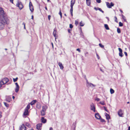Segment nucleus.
<instances>
[{
  "mask_svg": "<svg viewBox=\"0 0 130 130\" xmlns=\"http://www.w3.org/2000/svg\"><path fill=\"white\" fill-rule=\"evenodd\" d=\"M5 13L4 12V14L1 15L0 17V22L5 24H8L9 23V20L8 18L5 15Z\"/></svg>",
  "mask_w": 130,
  "mask_h": 130,
  "instance_id": "obj_1",
  "label": "nucleus"
},
{
  "mask_svg": "<svg viewBox=\"0 0 130 130\" xmlns=\"http://www.w3.org/2000/svg\"><path fill=\"white\" fill-rule=\"evenodd\" d=\"M75 2V0H71V9L70 10V12L72 16H73V7Z\"/></svg>",
  "mask_w": 130,
  "mask_h": 130,
  "instance_id": "obj_2",
  "label": "nucleus"
},
{
  "mask_svg": "<svg viewBox=\"0 0 130 130\" xmlns=\"http://www.w3.org/2000/svg\"><path fill=\"white\" fill-rule=\"evenodd\" d=\"M9 79L5 77L0 82V84L2 85H4L7 83Z\"/></svg>",
  "mask_w": 130,
  "mask_h": 130,
  "instance_id": "obj_3",
  "label": "nucleus"
},
{
  "mask_svg": "<svg viewBox=\"0 0 130 130\" xmlns=\"http://www.w3.org/2000/svg\"><path fill=\"white\" fill-rule=\"evenodd\" d=\"M29 7L30 10L32 12H33L34 10V7L30 1L29 3Z\"/></svg>",
  "mask_w": 130,
  "mask_h": 130,
  "instance_id": "obj_4",
  "label": "nucleus"
},
{
  "mask_svg": "<svg viewBox=\"0 0 130 130\" xmlns=\"http://www.w3.org/2000/svg\"><path fill=\"white\" fill-rule=\"evenodd\" d=\"M17 6L19 7L20 10H21L24 7L23 5L21 2H18L17 4Z\"/></svg>",
  "mask_w": 130,
  "mask_h": 130,
  "instance_id": "obj_5",
  "label": "nucleus"
},
{
  "mask_svg": "<svg viewBox=\"0 0 130 130\" xmlns=\"http://www.w3.org/2000/svg\"><path fill=\"white\" fill-rule=\"evenodd\" d=\"M91 110L93 111L94 112H95V107L94 105L92 104L90 105Z\"/></svg>",
  "mask_w": 130,
  "mask_h": 130,
  "instance_id": "obj_6",
  "label": "nucleus"
},
{
  "mask_svg": "<svg viewBox=\"0 0 130 130\" xmlns=\"http://www.w3.org/2000/svg\"><path fill=\"white\" fill-rule=\"evenodd\" d=\"M15 84L16 86V87L15 88V91L16 92H18L19 90V86L17 83H15Z\"/></svg>",
  "mask_w": 130,
  "mask_h": 130,
  "instance_id": "obj_7",
  "label": "nucleus"
},
{
  "mask_svg": "<svg viewBox=\"0 0 130 130\" xmlns=\"http://www.w3.org/2000/svg\"><path fill=\"white\" fill-rule=\"evenodd\" d=\"M27 129L26 127L24 124H23L20 128V130H26Z\"/></svg>",
  "mask_w": 130,
  "mask_h": 130,
  "instance_id": "obj_8",
  "label": "nucleus"
},
{
  "mask_svg": "<svg viewBox=\"0 0 130 130\" xmlns=\"http://www.w3.org/2000/svg\"><path fill=\"white\" fill-rule=\"evenodd\" d=\"M42 123L37 124L36 126L37 129L38 130H41V129L40 128L42 127Z\"/></svg>",
  "mask_w": 130,
  "mask_h": 130,
  "instance_id": "obj_9",
  "label": "nucleus"
},
{
  "mask_svg": "<svg viewBox=\"0 0 130 130\" xmlns=\"http://www.w3.org/2000/svg\"><path fill=\"white\" fill-rule=\"evenodd\" d=\"M86 86L87 87L89 88L90 87H92V86L93 87H95V85L92 83H89L87 84H86Z\"/></svg>",
  "mask_w": 130,
  "mask_h": 130,
  "instance_id": "obj_10",
  "label": "nucleus"
},
{
  "mask_svg": "<svg viewBox=\"0 0 130 130\" xmlns=\"http://www.w3.org/2000/svg\"><path fill=\"white\" fill-rule=\"evenodd\" d=\"M5 25V24L0 22V30H2L4 29Z\"/></svg>",
  "mask_w": 130,
  "mask_h": 130,
  "instance_id": "obj_11",
  "label": "nucleus"
},
{
  "mask_svg": "<svg viewBox=\"0 0 130 130\" xmlns=\"http://www.w3.org/2000/svg\"><path fill=\"white\" fill-rule=\"evenodd\" d=\"M118 114L120 117H122L123 113H122V111L121 109H120L118 111Z\"/></svg>",
  "mask_w": 130,
  "mask_h": 130,
  "instance_id": "obj_12",
  "label": "nucleus"
},
{
  "mask_svg": "<svg viewBox=\"0 0 130 130\" xmlns=\"http://www.w3.org/2000/svg\"><path fill=\"white\" fill-rule=\"evenodd\" d=\"M95 118L98 119H100L101 118V116L100 115L99 113H95Z\"/></svg>",
  "mask_w": 130,
  "mask_h": 130,
  "instance_id": "obj_13",
  "label": "nucleus"
},
{
  "mask_svg": "<svg viewBox=\"0 0 130 130\" xmlns=\"http://www.w3.org/2000/svg\"><path fill=\"white\" fill-rule=\"evenodd\" d=\"M28 111L26 110H24V111L23 114V116L28 115Z\"/></svg>",
  "mask_w": 130,
  "mask_h": 130,
  "instance_id": "obj_14",
  "label": "nucleus"
},
{
  "mask_svg": "<svg viewBox=\"0 0 130 130\" xmlns=\"http://www.w3.org/2000/svg\"><path fill=\"white\" fill-rule=\"evenodd\" d=\"M11 98L9 96H6V101L8 102H9L11 100Z\"/></svg>",
  "mask_w": 130,
  "mask_h": 130,
  "instance_id": "obj_15",
  "label": "nucleus"
},
{
  "mask_svg": "<svg viewBox=\"0 0 130 130\" xmlns=\"http://www.w3.org/2000/svg\"><path fill=\"white\" fill-rule=\"evenodd\" d=\"M41 121L42 123H45L46 122L47 120L46 119L44 118V117H42L41 119Z\"/></svg>",
  "mask_w": 130,
  "mask_h": 130,
  "instance_id": "obj_16",
  "label": "nucleus"
},
{
  "mask_svg": "<svg viewBox=\"0 0 130 130\" xmlns=\"http://www.w3.org/2000/svg\"><path fill=\"white\" fill-rule=\"evenodd\" d=\"M4 10L3 8L0 7V17L1 15H3L4 14Z\"/></svg>",
  "mask_w": 130,
  "mask_h": 130,
  "instance_id": "obj_17",
  "label": "nucleus"
},
{
  "mask_svg": "<svg viewBox=\"0 0 130 130\" xmlns=\"http://www.w3.org/2000/svg\"><path fill=\"white\" fill-rule=\"evenodd\" d=\"M94 9L96 10H99L100 11L102 12V13H103L104 12V11H103L101 8H99V7H94Z\"/></svg>",
  "mask_w": 130,
  "mask_h": 130,
  "instance_id": "obj_18",
  "label": "nucleus"
},
{
  "mask_svg": "<svg viewBox=\"0 0 130 130\" xmlns=\"http://www.w3.org/2000/svg\"><path fill=\"white\" fill-rule=\"evenodd\" d=\"M105 116L106 117V119L108 120H109L110 118L109 115L106 113H105Z\"/></svg>",
  "mask_w": 130,
  "mask_h": 130,
  "instance_id": "obj_19",
  "label": "nucleus"
},
{
  "mask_svg": "<svg viewBox=\"0 0 130 130\" xmlns=\"http://www.w3.org/2000/svg\"><path fill=\"white\" fill-rule=\"evenodd\" d=\"M58 65L60 67V68L61 69H63V67L62 65V63L61 62L58 63Z\"/></svg>",
  "mask_w": 130,
  "mask_h": 130,
  "instance_id": "obj_20",
  "label": "nucleus"
},
{
  "mask_svg": "<svg viewBox=\"0 0 130 130\" xmlns=\"http://www.w3.org/2000/svg\"><path fill=\"white\" fill-rule=\"evenodd\" d=\"M37 102V101L36 100H34L30 103V104L32 105L34 104Z\"/></svg>",
  "mask_w": 130,
  "mask_h": 130,
  "instance_id": "obj_21",
  "label": "nucleus"
},
{
  "mask_svg": "<svg viewBox=\"0 0 130 130\" xmlns=\"http://www.w3.org/2000/svg\"><path fill=\"white\" fill-rule=\"evenodd\" d=\"M86 2L87 5L89 6L90 5L91 3L90 0H86Z\"/></svg>",
  "mask_w": 130,
  "mask_h": 130,
  "instance_id": "obj_22",
  "label": "nucleus"
},
{
  "mask_svg": "<svg viewBox=\"0 0 130 130\" xmlns=\"http://www.w3.org/2000/svg\"><path fill=\"white\" fill-rule=\"evenodd\" d=\"M53 35L55 37V40L56 41V39L58 37V35L56 34V33H53Z\"/></svg>",
  "mask_w": 130,
  "mask_h": 130,
  "instance_id": "obj_23",
  "label": "nucleus"
},
{
  "mask_svg": "<svg viewBox=\"0 0 130 130\" xmlns=\"http://www.w3.org/2000/svg\"><path fill=\"white\" fill-rule=\"evenodd\" d=\"M47 107L46 105H45L44 106H42V110H43L44 111L46 110V109L47 108Z\"/></svg>",
  "mask_w": 130,
  "mask_h": 130,
  "instance_id": "obj_24",
  "label": "nucleus"
},
{
  "mask_svg": "<svg viewBox=\"0 0 130 130\" xmlns=\"http://www.w3.org/2000/svg\"><path fill=\"white\" fill-rule=\"evenodd\" d=\"M41 115L42 116H44L45 114V111L42 110L41 111Z\"/></svg>",
  "mask_w": 130,
  "mask_h": 130,
  "instance_id": "obj_25",
  "label": "nucleus"
},
{
  "mask_svg": "<svg viewBox=\"0 0 130 130\" xmlns=\"http://www.w3.org/2000/svg\"><path fill=\"white\" fill-rule=\"evenodd\" d=\"M25 124L26 126H27L29 127H31V125H30V124L29 123H28V122H25Z\"/></svg>",
  "mask_w": 130,
  "mask_h": 130,
  "instance_id": "obj_26",
  "label": "nucleus"
},
{
  "mask_svg": "<svg viewBox=\"0 0 130 130\" xmlns=\"http://www.w3.org/2000/svg\"><path fill=\"white\" fill-rule=\"evenodd\" d=\"M30 108V105L29 104H28L26 107L25 108V110H28V109Z\"/></svg>",
  "mask_w": 130,
  "mask_h": 130,
  "instance_id": "obj_27",
  "label": "nucleus"
},
{
  "mask_svg": "<svg viewBox=\"0 0 130 130\" xmlns=\"http://www.w3.org/2000/svg\"><path fill=\"white\" fill-rule=\"evenodd\" d=\"M110 91L111 94H113L115 92L114 90L112 88L110 89Z\"/></svg>",
  "mask_w": 130,
  "mask_h": 130,
  "instance_id": "obj_28",
  "label": "nucleus"
},
{
  "mask_svg": "<svg viewBox=\"0 0 130 130\" xmlns=\"http://www.w3.org/2000/svg\"><path fill=\"white\" fill-rule=\"evenodd\" d=\"M104 26L106 28V29L107 30H109V28L108 27V25L107 24H105L104 25Z\"/></svg>",
  "mask_w": 130,
  "mask_h": 130,
  "instance_id": "obj_29",
  "label": "nucleus"
},
{
  "mask_svg": "<svg viewBox=\"0 0 130 130\" xmlns=\"http://www.w3.org/2000/svg\"><path fill=\"white\" fill-rule=\"evenodd\" d=\"M122 18L123 19L124 21V22H126V18L125 16L123 15V14L122 15Z\"/></svg>",
  "mask_w": 130,
  "mask_h": 130,
  "instance_id": "obj_30",
  "label": "nucleus"
},
{
  "mask_svg": "<svg viewBox=\"0 0 130 130\" xmlns=\"http://www.w3.org/2000/svg\"><path fill=\"white\" fill-rule=\"evenodd\" d=\"M106 5L108 8H110L111 7H110V3L108 2H107L106 3Z\"/></svg>",
  "mask_w": 130,
  "mask_h": 130,
  "instance_id": "obj_31",
  "label": "nucleus"
},
{
  "mask_svg": "<svg viewBox=\"0 0 130 130\" xmlns=\"http://www.w3.org/2000/svg\"><path fill=\"white\" fill-rule=\"evenodd\" d=\"M119 55L121 57H123V54L122 52H119Z\"/></svg>",
  "mask_w": 130,
  "mask_h": 130,
  "instance_id": "obj_32",
  "label": "nucleus"
},
{
  "mask_svg": "<svg viewBox=\"0 0 130 130\" xmlns=\"http://www.w3.org/2000/svg\"><path fill=\"white\" fill-rule=\"evenodd\" d=\"M114 19L115 22H118V21H117V19L116 16H115L114 17Z\"/></svg>",
  "mask_w": 130,
  "mask_h": 130,
  "instance_id": "obj_33",
  "label": "nucleus"
},
{
  "mask_svg": "<svg viewBox=\"0 0 130 130\" xmlns=\"http://www.w3.org/2000/svg\"><path fill=\"white\" fill-rule=\"evenodd\" d=\"M5 105L6 107H8L9 106V105L6 102H4Z\"/></svg>",
  "mask_w": 130,
  "mask_h": 130,
  "instance_id": "obj_34",
  "label": "nucleus"
},
{
  "mask_svg": "<svg viewBox=\"0 0 130 130\" xmlns=\"http://www.w3.org/2000/svg\"><path fill=\"white\" fill-rule=\"evenodd\" d=\"M100 120L101 122H104L105 121V120L104 119H102L101 117L100 119Z\"/></svg>",
  "mask_w": 130,
  "mask_h": 130,
  "instance_id": "obj_35",
  "label": "nucleus"
},
{
  "mask_svg": "<svg viewBox=\"0 0 130 130\" xmlns=\"http://www.w3.org/2000/svg\"><path fill=\"white\" fill-rule=\"evenodd\" d=\"M99 45L102 48H103L104 47V46L101 43H99Z\"/></svg>",
  "mask_w": 130,
  "mask_h": 130,
  "instance_id": "obj_36",
  "label": "nucleus"
},
{
  "mask_svg": "<svg viewBox=\"0 0 130 130\" xmlns=\"http://www.w3.org/2000/svg\"><path fill=\"white\" fill-rule=\"evenodd\" d=\"M80 26H84V24L83 23L82 21H81L80 23Z\"/></svg>",
  "mask_w": 130,
  "mask_h": 130,
  "instance_id": "obj_37",
  "label": "nucleus"
},
{
  "mask_svg": "<svg viewBox=\"0 0 130 130\" xmlns=\"http://www.w3.org/2000/svg\"><path fill=\"white\" fill-rule=\"evenodd\" d=\"M100 103L103 105H105V103L103 101H100Z\"/></svg>",
  "mask_w": 130,
  "mask_h": 130,
  "instance_id": "obj_38",
  "label": "nucleus"
},
{
  "mask_svg": "<svg viewBox=\"0 0 130 130\" xmlns=\"http://www.w3.org/2000/svg\"><path fill=\"white\" fill-rule=\"evenodd\" d=\"M18 77H16V78H13V81L14 82H16L18 79Z\"/></svg>",
  "mask_w": 130,
  "mask_h": 130,
  "instance_id": "obj_39",
  "label": "nucleus"
},
{
  "mask_svg": "<svg viewBox=\"0 0 130 130\" xmlns=\"http://www.w3.org/2000/svg\"><path fill=\"white\" fill-rule=\"evenodd\" d=\"M59 14L60 15L61 18L62 17V14L61 12L60 9V11L59 13Z\"/></svg>",
  "mask_w": 130,
  "mask_h": 130,
  "instance_id": "obj_40",
  "label": "nucleus"
},
{
  "mask_svg": "<svg viewBox=\"0 0 130 130\" xmlns=\"http://www.w3.org/2000/svg\"><path fill=\"white\" fill-rule=\"evenodd\" d=\"M78 22L77 20H75V24L76 25H77L78 24Z\"/></svg>",
  "mask_w": 130,
  "mask_h": 130,
  "instance_id": "obj_41",
  "label": "nucleus"
},
{
  "mask_svg": "<svg viewBox=\"0 0 130 130\" xmlns=\"http://www.w3.org/2000/svg\"><path fill=\"white\" fill-rule=\"evenodd\" d=\"M119 26H123V23L121 22H119Z\"/></svg>",
  "mask_w": 130,
  "mask_h": 130,
  "instance_id": "obj_42",
  "label": "nucleus"
},
{
  "mask_svg": "<svg viewBox=\"0 0 130 130\" xmlns=\"http://www.w3.org/2000/svg\"><path fill=\"white\" fill-rule=\"evenodd\" d=\"M118 50L119 51V52H122V50L120 48H118Z\"/></svg>",
  "mask_w": 130,
  "mask_h": 130,
  "instance_id": "obj_43",
  "label": "nucleus"
},
{
  "mask_svg": "<svg viewBox=\"0 0 130 130\" xmlns=\"http://www.w3.org/2000/svg\"><path fill=\"white\" fill-rule=\"evenodd\" d=\"M104 110L106 111H107V112H108V110L107 109V108L106 107H105V106H104Z\"/></svg>",
  "mask_w": 130,
  "mask_h": 130,
  "instance_id": "obj_44",
  "label": "nucleus"
},
{
  "mask_svg": "<svg viewBox=\"0 0 130 130\" xmlns=\"http://www.w3.org/2000/svg\"><path fill=\"white\" fill-rule=\"evenodd\" d=\"M110 7H111V8L112 6H114V4L113 3H112V2H111L110 3Z\"/></svg>",
  "mask_w": 130,
  "mask_h": 130,
  "instance_id": "obj_45",
  "label": "nucleus"
},
{
  "mask_svg": "<svg viewBox=\"0 0 130 130\" xmlns=\"http://www.w3.org/2000/svg\"><path fill=\"white\" fill-rule=\"evenodd\" d=\"M75 123L74 124V123H73V125H74V130H75V127H76V126L75 125Z\"/></svg>",
  "mask_w": 130,
  "mask_h": 130,
  "instance_id": "obj_46",
  "label": "nucleus"
},
{
  "mask_svg": "<svg viewBox=\"0 0 130 130\" xmlns=\"http://www.w3.org/2000/svg\"><path fill=\"white\" fill-rule=\"evenodd\" d=\"M117 31L118 32H120L121 31L120 29L119 28H118L117 29Z\"/></svg>",
  "mask_w": 130,
  "mask_h": 130,
  "instance_id": "obj_47",
  "label": "nucleus"
},
{
  "mask_svg": "<svg viewBox=\"0 0 130 130\" xmlns=\"http://www.w3.org/2000/svg\"><path fill=\"white\" fill-rule=\"evenodd\" d=\"M70 27L71 28H72L73 27V26L71 24H70Z\"/></svg>",
  "mask_w": 130,
  "mask_h": 130,
  "instance_id": "obj_48",
  "label": "nucleus"
},
{
  "mask_svg": "<svg viewBox=\"0 0 130 130\" xmlns=\"http://www.w3.org/2000/svg\"><path fill=\"white\" fill-rule=\"evenodd\" d=\"M51 16L50 15H48V19L49 21H50L51 19Z\"/></svg>",
  "mask_w": 130,
  "mask_h": 130,
  "instance_id": "obj_49",
  "label": "nucleus"
},
{
  "mask_svg": "<svg viewBox=\"0 0 130 130\" xmlns=\"http://www.w3.org/2000/svg\"><path fill=\"white\" fill-rule=\"evenodd\" d=\"M96 2L98 3H100L101 2V0H96Z\"/></svg>",
  "mask_w": 130,
  "mask_h": 130,
  "instance_id": "obj_50",
  "label": "nucleus"
},
{
  "mask_svg": "<svg viewBox=\"0 0 130 130\" xmlns=\"http://www.w3.org/2000/svg\"><path fill=\"white\" fill-rule=\"evenodd\" d=\"M88 52H86L85 53V57H86L87 56V55H86V54H88Z\"/></svg>",
  "mask_w": 130,
  "mask_h": 130,
  "instance_id": "obj_51",
  "label": "nucleus"
},
{
  "mask_svg": "<svg viewBox=\"0 0 130 130\" xmlns=\"http://www.w3.org/2000/svg\"><path fill=\"white\" fill-rule=\"evenodd\" d=\"M76 51H78L79 52H81L79 48L77 49Z\"/></svg>",
  "mask_w": 130,
  "mask_h": 130,
  "instance_id": "obj_52",
  "label": "nucleus"
},
{
  "mask_svg": "<svg viewBox=\"0 0 130 130\" xmlns=\"http://www.w3.org/2000/svg\"><path fill=\"white\" fill-rule=\"evenodd\" d=\"M96 100L97 101H100V99L99 98H97L96 99Z\"/></svg>",
  "mask_w": 130,
  "mask_h": 130,
  "instance_id": "obj_53",
  "label": "nucleus"
},
{
  "mask_svg": "<svg viewBox=\"0 0 130 130\" xmlns=\"http://www.w3.org/2000/svg\"><path fill=\"white\" fill-rule=\"evenodd\" d=\"M96 55L97 56V58H98V59H99L100 58V57H99V55L97 54H96Z\"/></svg>",
  "mask_w": 130,
  "mask_h": 130,
  "instance_id": "obj_54",
  "label": "nucleus"
},
{
  "mask_svg": "<svg viewBox=\"0 0 130 130\" xmlns=\"http://www.w3.org/2000/svg\"><path fill=\"white\" fill-rule=\"evenodd\" d=\"M86 84H88L89 83L88 82V80L86 78Z\"/></svg>",
  "mask_w": 130,
  "mask_h": 130,
  "instance_id": "obj_55",
  "label": "nucleus"
},
{
  "mask_svg": "<svg viewBox=\"0 0 130 130\" xmlns=\"http://www.w3.org/2000/svg\"><path fill=\"white\" fill-rule=\"evenodd\" d=\"M124 54H125V55L126 56H127V53L126 52H124Z\"/></svg>",
  "mask_w": 130,
  "mask_h": 130,
  "instance_id": "obj_56",
  "label": "nucleus"
},
{
  "mask_svg": "<svg viewBox=\"0 0 130 130\" xmlns=\"http://www.w3.org/2000/svg\"><path fill=\"white\" fill-rule=\"evenodd\" d=\"M9 1L12 3H13V0H9Z\"/></svg>",
  "mask_w": 130,
  "mask_h": 130,
  "instance_id": "obj_57",
  "label": "nucleus"
},
{
  "mask_svg": "<svg viewBox=\"0 0 130 130\" xmlns=\"http://www.w3.org/2000/svg\"><path fill=\"white\" fill-rule=\"evenodd\" d=\"M31 19H32V20H34V16L33 15H32L31 16Z\"/></svg>",
  "mask_w": 130,
  "mask_h": 130,
  "instance_id": "obj_58",
  "label": "nucleus"
},
{
  "mask_svg": "<svg viewBox=\"0 0 130 130\" xmlns=\"http://www.w3.org/2000/svg\"><path fill=\"white\" fill-rule=\"evenodd\" d=\"M120 11L122 13H123V11L121 9H120Z\"/></svg>",
  "mask_w": 130,
  "mask_h": 130,
  "instance_id": "obj_59",
  "label": "nucleus"
},
{
  "mask_svg": "<svg viewBox=\"0 0 130 130\" xmlns=\"http://www.w3.org/2000/svg\"><path fill=\"white\" fill-rule=\"evenodd\" d=\"M49 130H53V128L52 127H51L50 128Z\"/></svg>",
  "mask_w": 130,
  "mask_h": 130,
  "instance_id": "obj_60",
  "label": "nucleus"
},
{
  "mask_svg": "<svg viewBox=\"0 0 130 130\" xmlns=\"http://www.w3.org/2000/svg\"><path fill=\"white\" fill-rule=\"evenodd\" d=\"M45 10H47V7L46 6H45Z\"/></svg>",
  "mask_w": 130,
  "mask_h": 130,
  "instance_id": "obj_61",
  "label": "nucleus"
},
{
  "mask_svg": "<svg viewBox=\"0 0 130 130\" xmlns=\"http://www.w3.org/2000/svg\"><path fill=\"white\" fill-rule=\"evenodd\" d=\"M100 70L101 71L103 72V71L102 70L101 68H100Z\"/></svg>",
  "mask_w": 130,
  "mask_h": 130,
  "instance_id": "obj_62",
  "label": "nucleus"
},
{
  "mask_svg": "<svg viewBox=\"0 0 130 130\" xmlns=\"http://www.w3.org/2000/svg\"><path fill=\"white\" fill-rule=\"evenodd\" d=\"M47 0V2H51L50 1V0Z\"/></svg>",
  "mask_w": 130,
  "mask_h": 130,
  "instance_id": "obj_63",
  "label": "nucleus"
},
{
  "mask_svg": "<svg viewBox=\"0 0 130 130\" xmlns=\"http://www.w3.org/2000/svg\"><path fill=\"white\" fill-rule=\"evenodd\" d=\"M128 130H130V126H129L128 127Z\"/></svg>",
  "mask_w": 130,
  "mask_h": 130,
  "instance_id": "obj_64",
  "label": "nucleus"
}]
</instances>
